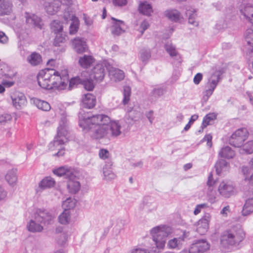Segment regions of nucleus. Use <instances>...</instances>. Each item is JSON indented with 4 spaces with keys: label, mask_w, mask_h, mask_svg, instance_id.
I'll use <instances>...</instances> for the list:
<instances>
[{
    "label": "nucleus",
    "mask_w": 253,
    "mask_h": 253,
    "mask_svg": "<svg viewBox=\"0 0 253 253\" xmlns=\"http://www.w3.org/2000/svg\"><path fill=\"white\" fill-rule=\"evenodd\" d=\"M112 19L114 21L112 27H111V33L114 36H119L124 32L125 23L122 20H117L112 17Z\"/></svg>",
    "instance_id": "6ab92c4d"
},
{
    "label": "nucleus",
    "mask_w": 253,
    "mask_h": 253,
    "mask_svg": "<svg viewBox=\"0 0 253 253\" xmlns=\"http://www.w3.org/2000/svg\"><path fill=\"white\" fill-rule=\"evenodd\" d=\"M219 155L221 157L231 159L235 156V153L230 147L226 146L221 149L219 153Z\"/></svg>",
    "instance_id": "ea45409f"
},
{
    "label": "nucleus",
    "mask_w": 253,
    "mask_h": 253,
    "mask_svg": "<svg viewBox=\"0 0 253 253\" xmlns=\"http://www.w3.org/2000/svg\"><path fill=\"white\" fill-rule=\"evenodd\" d=\"M68 130L66 124L64 122L60 123L57 128V135L53 141L49 144V149L52 151L58 150L54 156H62L64 154L65 150L62 145L68 140Z\"/></svg>",
    "instance_id": "20e7f679"
},
{
    "label": "nucleus",
    "mask_w": 253,
    "mask_h": 253,
    "mask_svg": "<svg viewBox=\"0 0 253 253\" xmlns=\"http://www.w3.org/2000/svg\"><path fill=\"white\" fill-rule=\"evenodd\" d=\"M11 98L13 105L17 109L21 108L26 103V98L24 94L19 91H15L12 93Z\"/></svg>",
    "instance_id": "ddd939ff"
},
{
    "label": "nucleus",
    "mask_w": 253,
    "mask_h": 253,
    "mask_svg": "<svg viewBox=\"0 0 253 253\" xmlns=\"http://www.w3.org/2000/svg\"><path fill=\"white\" fill-rule=\"evenodd\" d=\"M216 115L214 113H209L207 114L204 118L202 123V127H206L210 125L211 121L216 119Z\"/></svg>",
    "instance_id": "603ef678"
},
{
    "label": "nucleus",
    "mask_w": 253,
    "mask_h": 253,
    "mask_svg": "<svg viewBox=\"0 0 253 253\" xmlns=\"http://www.w3.org/2000/svg\"><path fill=\"white\" fill-rule=\"evenodd\" d=\"M109 155V151L106 149H101L99 152V157L102 159H106L108 158Z\"/></svg>",
    "instance_id": "bf43d9fd"
},
{
    "label": "nucleus",
    "mask_w": 253,
    "mask_h": 253,
    "mask_svg": "<svg viewBox=\"0 0 253 253\" xmlns=\"http://www.w3.org/2000/svg\"><path fill=\"white\" fill-rule=\"evenodd\" d=\"M218 191L221 196L229 198L235 194V187L230 182L223 181L218 186Z\"/></svg>",
    "instance_id": "9d476101"
},
{
    "label": "nucleus",
    "mask_w": 253,
    "mask_h": 253,
    "mask_svg": "<svg viewBox=\"0 0 253 253\" xmlns=\"http://www.w3.org/2000/svg\"><path fill=\"white\" fill-rule=\"evenodd\" d=\"M82 84H84V88L88 91L92 90L94 87V84L91 79V80L83 79Z\"/></svg>",
    "instance_id": "5fc2aeb1"
},
{
    "label": "nucleus",
    "mask_w": 253,
    "mask_h": 253,
    "mask_svg": "<svg viewBox=\"0 0 253 253\" xmlns=\"http://www.w3.org/2000/svg\"><path fill=\"white\" fill-rule=\"evenodd\" d=\"M12 116L9 114H3L0 116V124L5 125L12 120Z\"/></svg>",
    "instance_id": "6e6d98bb"
},
{
    "label": "nucleus",
    "mask_w": 253,
    "mask_h": 253,
    "mask_svg": "<svg viewBox=\"0 0 253 253\" xmlns=\"http://www.w3.org/2000/svg\"><path fill=\"white\" fill-rule=\"evenodd\" d=\"M6 196V191L2 187L0 186V201L5 200Z\"/></svg>",
    "instance_id": "0e129e2a"
},
{
    "label": "nucleus",
    "mask_w": 253,
    "mask_h": 253,
    "mask_svg": "<svg viewBox=\"0 0 253 253\" xmlns=\"http://www.w3.org/2000/svg\"><path fill=\"white\" fill-rule=\"evenodd\" d=\"M151 57V54L149 49H142L140 52V59L145 64L148 62Z\"/></svg>",
    "instance_id": "8fccbe9b"
},
{
    "label": "nucleus",
    "mask_w": 253,
    "mask_h": 253,
    "mask_svg": "<svg viewBox=\"0 0 253 253\" xmlns=\"http://www.w3.org/2000/svg\"><path fill=\"white\" fill-rule=\"evenodd\" d=\"M64 18L65 21L67 22L69 20L71 21L69 27V34L70 35L76 34L79 28L80 22L79 19L75 15L70 14H68V17H67L66 14H65Z\"/></svg>",
    "instance_id": "dca6fc26"
},
{
    "label": "nucleus",
    "mask_w": 253,
    "mask_h": 253,
    "mask_svg": "<svg viewBox=\"0 0 253 253\" xmlns=\"http://www.w3.org/2000/svg\"><path fill=\"white\" fill-rule=\"evenodd\" d=\"M164 14L168 19L175 22L179 21L182 18L180 12L175 9H168L165 11Z\"/></svg>",
    "instance_id": "5701e85b"
},
{
    "label": "nucleus",
    "mask_w": 253,
    "mask_h": 253,
    "mask_svg": "<svg viewBox=\"0 0 253 253\" xmlns=\"http://www.w3.org/2000/svg\"><path fill=\"white\" fill-rule=\"evenodd\" d=\"M216 171L217 174L219 175L223 172L228 171L229 169V164L224 160L218 161L215 165Z\"/></svg>",
    "instance_id": "7c9ffc66"
},
{
    "label": "nucleus",
    "mask_w": 253,
    "mask_h": 253,
    "mask_svg": "<svg viewBox=\"0 0 253 253\" xmlns=\"http://www.w3.org/2000/svg\"><path fill=\"white\" fill-rule=\"evenodd\" d=\"M16 82V74H5L3 76L1 84L5 87H10L14 85Z\"/></svg>",
    "instance_id": "a878e982"
},
{
    "label": "nucleus",
    "mask_w": 253,
    "mask_h": 253,
    "mask_svg": "<svg viewBox=\"0 0 253 253\" xmlns=\"http://www.w3.org/2000/svg\"><path fill=\"white\" fill-rule=\"evenodd\" d=\"M242 171L245 176V180L253 184V172L248 167H243Z\"/></svg>",
    "instance_id": "a18cd8bd"
},
{
    "label": "nucleus",
    "mask_w": 253,
    "mask_h": 253,
    "mask_svg": "<svg viewBox=\"0 0 253 253\" xmlns=\"http://www.w3.org/2000/svg\"><path fill=\"white\" fill-rule=\"evenodd\" d=\"M79 118L80 127L88 131L93 139H111L122 134L120 122L111 121L106 115L97 114L89 117L80 112Z\"/></svg>",
    "instance_id": "f257e3e1"
},
{
    "label": "nucleus",
    "mask_w": 253,
    "mask_h": 253,
    "mask_svg": "<svg viewBox=\"0 0 253 253\" xmlns=\"http://www.w3.org/2000/svg\"><path fill=\"white\" fill-rule=\"evenodd\" d=\"M67 79H68V76H67ZM68 83L67 84V87L65 88H68L69 90L72 89L75 86H76L78 84H82L83 79H81L79 77H75L71 79L69 81V79Z\"/></svg>",
    "instance_id": "49530a36"
},
{
    "label": "nucleus",
    "mask_w": 253,
    "mask_h": 253,
    "mask_svg": "<svg viewBox=\"0 0 253 253\" xmlns=\"http://www.w3.org/2000/svg\"><path fill=\"white\" fill-rule=\"evenodd\" d=\"M111 165L106 164L103 168V174L104 178L106 180H110L115 178L116 174L113 172L111 169Z\"/></svg>",
    "instance_id": "f704fd0d"
},
{
    "label": "nucleus",
    "mask_w": 253,
    "mask_h": 253,
    "mask_svg": "<svg viewBox=\"0 0 253 253\" xmlns=\"http://www.w3.org/2000/svg\"><path fill=\"white\" fill-rule=\"evenodd\" d=\"M96 104V98L91 93L84 95L82 98V106L87 109H91Z\"/></svg>",
    "instance_id": "4be33fe9"
},
{
    "label": "nucleus",
    "mask_w": 253,
    "mask_h": 253,
    "mask_svg": "<svg viewBox=\"0 0 253 253\" xmlns=\"http://www.w3.org/2000/svg\"><path fill=\"white\" fill-rule=\"evenodd\" d=\"M203 75L201 73H197L194 77L193 82L195 84H198L201 81Z\"/></svg>",
    "instance_id": "338daca9"
},
{
    "label": "nucleus",
    "mask_w": 253,
    "mask_h": 253,
    "mask_svg": "<svg viewBox=\"0 0 253 253\" xmlns=\"http://www.w3.org/2000/svg\"><path fill=\"white\" fill-rule=\"evenodd\" d=\"M212 136L210 134H207L204 137L203 141H207V145L211 148L212 146Z\"/></svg>",
    "instance_id": "e2e57ef3"
},
{
    "label": "nucleus",
    "mask_w": 253,
    "mask_h": 253,
    "mask_svg": "<svg viewBox=\"0 0 253 253\" xmlns=\"http://www.w3.org/2000/svg\"><path fill=\"white\" fill-rule=\"evenodd\" d=\"M35 219L43 224H49L54 218V214L43 209H38L34 214Z\"/></svg>",
    "instance_id": "6e6552de"
},
{
    "label": "nucleus",
    "mask_w": 253,
    "mask_h": 253,
    "mask_svg": "<svg viewBox=\"0 0 253 253\" xmlns=\"http://www.w3.org/2000/svg\"><path fill=\"white\" fill-rule=\"evenodd\" d=\"M211 219V215L206 213L197 223L196 230L200 235L205 234L209 229V223Z\"/></svg>",
    "instance_id": "f8f14e48"
},
{
    "label": "nucleus",
    "mask_w": 253,
    "mask_h": 253,
    "mask_svg": "<svg viewBox=\"0 0 253 253\" xmlns=\"http://www.w3.org/2000/svg\"><path fill=\"white\" fill-rule=\"evenodd\" d=\"M131 94V88L129 86H126L124 88L123 95L124 98L123 100V103L124 105L127 104L130 100V97Z\"/></svg>",
    "instance_id": "3c124183"
},
{
    "label": "nucleus",
    "mask_w": 253,
    "mask_h": 253,
    "mask_svg": "<svg viewBox=\"0 0 253 253\" xmlns=\"http://www.w3.org/2000/svg\"><path fill=\"white\" fill-rule=\"evenodd\" d=\"M53 173L58 176H65L66 178H68L74 176L75 170L71 167L63 166L53 169Z\"/></svg>",
    "instance_id": "2eb2a0df"
},
{
    "label": "nucleus",
    "mask_w": 253,
    "mask_h": 253,
    "mask_svg": "<svg viewBox=\"0 0 253 253\" xmlns=\"http://www.w3.org/2000/svg\"><path fill=\"white\" fill-rule=\"evenodd\" d=\"M131 253H148V251L143 248H136L133 249Z\"/></svg>",
    "instance_id": "774afa93"
},
{
    "label": "nucleus",
    "mask_w": 253,
    "mask_h": 253,
    "mask_svg": "<svg viewBox=\"0 0 253 253\" xmlns=\"http://www.w3.org/2000/svg\"><path fill=\"white\" fill-rule=\"evenodd\" d=\"M172 232L171 228L163 225L155 227L151 230L150 234L158 252L164 249L167 238Z\"/></svg>",
    "instance_id": "39448f33"
},
{
    "label": "nucleus",
    "mask_w": 253,
    "mask_h": 253,
    "mask_svg": "<svg viewBox=\"0 0 253 253\" xmlns=\"http://www.w3.org/2000/svg\"><path fill=\"white\" fill-rule=\"evenodd\" d=\"M34 102L37 107L42 110L47 111L50 109V106L46 101L38 99H35Z\"/></svg>",
    "instance_id": "c03bdc74"
},
{
    "label": "nucleus",
    "mask_w": 253,
    "mask_h": 253,
    "mask_svg": "<svg viewBox=\"0 0 253 253\" xmlns=\"http://www.w3.org/2000/svg\"><path fill=\"white\" fill-rule=\"evenodd\" d=\"M189 236V233L184 231L182 234L178 237H175L169 240L167 244L168 248L169 249L180 250Z\"/></svg>",
    "instance_id": "9b49d317"
},
{
    "label": "nucleus",
    "mask_w": 253,
    "mask_h": 253,
    "mask_svg": "<svg viewBox=\"0 0 253 253\" xmlns=\"http://www.w3.org/2000/svg\"><path fill=\"white\" fill-rule=\"evenodd\" d=\"M195 253H203L210 248V245L205 240H200L190 246Z\"/></svg>",
    "instance_id": "a211bd4d"
},
{
    "label": "nucleus",
    "mask_w": 253,
    "mask_h": 253,
    "mask_svg": "<svg viewBox=\"0 0 253 253\" xmlns=\"http://www.w3.org/2000/svg\"><path fill=\"white\" fill-rule=\"evenodd\" d=\"M206 89L203 92V96L202 98L203 103H206L210 97L212 95L214 89H212L210 87H206Z\"/></svg>",
    "instance_id": "864d4df0"
},
{
    "label": "nucleus",
    "mask_w": 253,
    "mask_h": 253,
    "mask_svg": "<svg viewBox=\"0 0 253 253\" xmlns=\"http://www.w3.org/2000/svg\"><path fill=\"white\" fill-rule=\"evenodd\" d=\"M11 0H0V15H8L12 11Z\"/></svg>",
    "instance_id": "b1692460"
},
{
    "label": "nucleus",
    "mask_w": 253,
    "mask_h": 253,
    "mask_svg": "<svg viewBox=\"0 0 253 253\" xmlns=\"http://www.w3.org/2000/svg\"><path fill=\"white\" fill-rule=\"evenodd\" d=\"M240 11L241 16L253 25V6L250 4L245 5L241 7Z\"/></svg>",
    "instance_id": "aec40b11"
},
{
    "label": "nucleus",
    "mask_w": 253,
    "mask_h": 253,
    "mask_svg": "<svg viewBox=\"0 0 253 253\" xmlns=\"http://www.w3.org/2000/svg\"><path fill=\"white\" fill-rule=\"evenodd\" d=\"M167 52L171 57H177L178 56V52L175 49V46L171 43H167L165 46Z\"/></svg>",
    "instance_id": "09e8293b"
},
{
    "label": "nucleus",
    "mask_w": 253,
    "mask_h": 253,
    "mask_svg": "<svg viewBox=\"0 0 253 253\" xmlns=\"http://www.w3.org/2000/svg\"><path fill=\"white\" fill-rule=\"evenodd\" d=\"M220 73L218 71L215 72L209 79L207 84V87H210L212 89L215 88L219 82Z\"/></svg>",
    "instance_id": "473e14b6"
},
{
    "label": "nucleus",
    "mask_w": 253,
    "mask_h": 253,
    "mask_svg": "<svg viewBox=\"0 0 253 253\" xmlns=\"http://www.w3.org/2000/svg\"><path fill=\"white\" fill-rule=\"evenodd\" d=\"M244 37L247 44L253 46V28L248 29L245 33Z\"/></svg>",
    "instance_id": "de8ad7c7"
},
{
    "label": "nucleus",
    "mask_w": 253,
    "mask_h": 253,
    "mask_svg": "<svg viewBox=\"0 0 253 253\" xmlns=\"http://www.w3.org/2000/svg\"><path fill=\"white\" fill-rule=\"evenodd\" d=\"M71 213L68 210L64 211L59 215L58 221L61 224L66 225L70 223L71 221Z\"/></svg>",
    "instance_id": "c9c22d12"
},
{
    "label": "nucleus",
    "mask_w": 253,
    "mask_h": 253,
    "mask_svg": "<svg viewBox=\"0 0 253 253\" xmlns=\"http://www.w3.org/2000/svg\"><path fill=\"white\" fill-rule=\"evenodd\" d=\"M68 178L67 186L69 192L72 194L77 193L80 189L81 185L80 182L76 179L75 173H74V177H68Z\"/></svg>",
    "instance_id": "412c9836"
},
{
    "label": "nucleus",
    "mask_w": 253,
    "mask_h": 253,
    "mask_svg": "<svg viewBox=\"0 0 253 253\" xmlns=\"http://www.w3.org/2000/svg\"><path fill=\"white\" fill-rule=\"evenodd\" d=\"M5 179L11 187L15 186L18 180L16 170L12 169L8 170L5 176Z\"/></svg>",
    "instance_id": "bb28decb"
},
{
    "label": "nucleus",
    "mask_w": 253,
    "mask_h": 253,
    "mask_svg": "<svg viewBox=\"0 0 253 253\" xmlns=\"http://www.w3.org/2000/svg\"><path fill=\"white\" fill-rule=\"evenodd\" d=\"M67 241V236L64 233H62L59 235L58 239L57 240V243L60 245H64Z\"/></svg>",
    "instance_id": "13d9d810"
},
{
    "label": "nucleus",
    "mask_w": 253,
    "mask_h": 253,
    "mask_svg": "<svg viewBox=\"0 0 253 253\" xmlns=\"http://www.w3.org/2000/svg\"><path fill=\"white\" fill-rule=\"evenodd\" d=\"M113 2L114 5L119 6H123L126 5L127 3L126 0H113Z\"/></svg>",
    "instance_id": "69168bd1"
},
{
    "label": "nucleus",
    "mask_w": 253,
    "mask_h": 253,
    "mask_svg": "<svg viewBox=\"0 0 253 253\" xmlns=\"http://www.w3.org/2000/svg\"><path fill=\"white\" fill-rule=\"evenodd\" d=\"M24 17L26 24L30 27L42 29L43 23L41 17L29 12H25Z\"/></svg>",
    "instance_id": "1a4fd4ad"
},
{
    "label": "nucleus",
    "mask_w": 253,
    "mask_h": 253,
    "mask_svg": "<svg viewBox=\"0 0 253 253\" xmlns=\"http://www.w3.org/2000/svg\"><path fill=\"white\" fill-rule=\"evenodd\" d=\"M253 212V198L247 199L243 206L242 214L247 216Z\"/></svg>",
    "instance_id": "2f4dec72"
},
{
    "label": "nucleus",
    "mask_w": 253,
    "mask_h": 253,
    "mask_svg": "<svg viewBox=\"0 0 253 253\" xmlns=\"http://www.w3.org/2000/svg\"><path fill=\"white\" fill-rule=\"evenodd\" d=\"M94 58L91 55H84L79 58V64L83 68H87L94 63Z\"/></svg>",
    "instance_id": "c85d7f7f"
},
{
    "label": "nucleus",
    "mask_w": 253,
    "mask_h": 253,
    "mask_svg": "<svg viewBox=\"0 0 253 253\" xmlns=\"http://www.w3.org/2000/svg\"><path fill=\"white\" fill-rule=\"evenodd\" d=\"M55 184V181L51 177H46L43 179L39 183V186L42 188H50Z\"/></svg>",
    "instance_id": "37998d69"
},
{
    "label": "nucleus",
    "mask_w": 253,
    "mask_h": 253,
    "mask_svg": "<svg viewBox=\"0 0 253 253\" xmlns=\"http://www.w3.org/2000/svg\"><path fill=\"white\" fill-rule=\"evenodd\" d=\"M149 26V24L146 21H143L141 23L139 28V32L141 33V35L143 34L144 32L148 28Z\"/></svg>",
    "instance_id": "052dcab7"
},
{
    "label": "nucleus",
    "mask_w": 253,
    "mask_h": 253,
    "mask_svg": "<svg viewBox=\"0 0 253 253\" xmlns=\"http://www.w3.org/2000/svg\"><path fill=\"white\" fill-rule=\"evenodd\" d=\"M27 60L32 66H37L42 62V59L40 54L34 52L27 57Z\"/></svg>",
    "instance_id": "72a5a7b5"
},
{
    "label": "nucleus",
    "mask_w": 253,
    "mask_h": 253,
    "mask_svg": "<svg viewBox=\"0 0 253 253\" xmlns=\"http://www.w3.org/2000/svg\"><path fill=\"white\" fill-rule=\"evenodd\" d=\"M108 65L105 62L97 64L89 73L90 79H93L96 82L102 81L105 77L106 70L108 71Z\"/></svg>",
    "instance_id": "423d86ee"
},
{
    "label": "nucleus",
    "mask_w": 253,
    "mask_h": 253,
    "mask_svg": "<svg viewBox=\"0 0 253 253\" xmlns=\"http://www.w3.org/2000/svg\"><path fill=\"white\" fill-rule=\"evenodd\" d=\"M208 207V205L206 203H203L201 204H199L196 206L195 210L194 211V214L195 215L198 214L200 212H201L202 209H206Z\"/></svg>",
    "instance_id": "4d7b16f0"
},
{
    "label": "nucleus",
    "mask_w": 253,
    "mask_h": 253,
    "mask_svg": "<svg viewBox=\"0 0 253 253\" xmlns=\"http://www.w3.org/2000/svg\"><path fill=\"white\" fill-rule=\"evenodd\" d=\"M74 49L78 53H82L87 50L86 42L84 39L76 37L72 41Z\"/></svg>",
    "instance_id": "4468645a"
},
{
    "label": "nucleus",
    "mask_w": 253,
    "mask_h": 253,
    "mask_svg": "<svg viewBox=\"0 0 253 253\" xmlns=\"http://www.w3.org/2000/svg\"><path fill=\"white\" fill-rule=\"evenodd\" d=\"M41 223L37 221L35 218L31 219L27 224L28 230L32 233L41 232L43 227Z\"/></svg>",
    "instance_id": "393cba45"
},
{
    "label": "nucleus",
    "mask_w": 253,
    "mask_h": 253,
    "mask_svg": "<svg viewBox=\"0 0 253 253\" xmlns=\"http://www.w3.org/2000/svg\"><path fill=\"white\" fill-rule=\"evenodd\" d=\"M230 212V207L229 206L224 207L220 211V214L223 217H226L228 216V213Z\"/></svg>",
    "instance_id": "680f3d73"
},
{
    "label": "nucleus",
    "mask_w": 253,
    "mask_h": 253,
    "mask_svg": "<svg viewBox=\"0 0 253 253\" xmlns=\"http://www.w3.org/2000/svg\"><path fill=\"white\" fill-rule=\"evenodd\" d=\"M138 10L139 12L147 16H150L153 12L151 5L147 1L141 2L139 4Z\"/></svg>",
    "instance_id": "c756f323"
},
{
    "label": "nucleus",
    "mask_w": 253,
    "mask_h": 253,
    "mask_svg": "<svg viewBox=\"0 0 253 253\" xmlns=\"http://www.w3.org/2000/svg\"><path fill=\"white\" fill-rule=\"evenodd\" d=\"M60 3L57 1L47 2L45 4V9L46 12L49 15L56 14L59 10Z\"/></svg>",
    "instance_id": "cd10ccee"
},
{
    "label": "nucleus",
    "mask_w": 253,
    "mask_h": 253,
    "mask_svg": "<svg viewBox=\"0 0 253 253\" xmlns=\"http://www.w3.org/2000/svg\"><path fill=\"white\" fill-rule=\"evenodd\" d=\"M240 149V153L244 154H252L253 153V140L248 141L247 143L243 145Z\"/></svg>",
    "instance_id": "a19ab883"
},
{
    "label": "nucleus",
    "mask_w": 253,
    "mask_h": 253,
    "mask_svg": "<svg viewBox=\"0 0 253 253\" xmlns=\"http://www.w3.org/2000/svg\"><path fill=\"white\" fill-rule=\"evenodd\" d=\"M108 73L110 79L114 82H120L125 78L124 72L108 65Z\"/></svg>",
    "instance_id": "f3484780"
},
{
    "label": "nucleus",
    "mask_w": 253,
    "mask_h": 253,
    "mask_svg": "<svg viewBox=\"0 0 253 253\" xmlns=\"http://www.w3.org/2000/svg\"><path fill=\"white\" fill-rule=\"evenodd\" d=\"M248 135V132L246 128L238 129L231 135L229 139V143L235 147H241Z\"/></svg>",
    "instance_id": "0eeeda50"
},
{
    "label": "nucleus",
    "mask_w": 253,
    "mask_h": 253,
    "mask_svg": "<svg viewBox=\"0 0 253 253\" xmlns=\"http://www.w3.org/2000/svg\"><path fill=\"white\" fill-rule=\"evenodd\" d=\"M50 26L52 32L55 34L60 33L63 31V26L60 21L58 20H53Z\"/></svg>",
    "instance_id": "79ce46f5"
},
{
    "label": "nucleus",
    "mask_w": 253,
    "mask_h": 253,
    "mask_svg": "<svg viewBox=\"0 0 253 253\" xmlns=\"http://www.w3.org/2000/svg\"><path fill=\"white\" fill-rule=\"evenodd\" d=\"M67 76L66 69L59 72L54 69H45L39 72L37 79L39 85L44 89L63 90L67 87Z\"/></svg>",
    "instance_id": "f03ea898"
},
{
    "label": "nucleus",
    "mask_w": 253,
    "mask_h": 253,
    "mask_svg": "<svg viewBox=\"0 0 253 253\" xmlns=\"http://www.w3.org/2000/svg\"><path fill=\"white\" fill-rule=\"evenodd\" d=\"M245 237V233L240 225L232 226L221 236V245L225 248L238 245Z\"/></svg>",
    "instance_id": "7ed1b4c3"
},
{
    "label": "nucleus",
    "mask_w": 253,
    "mask_h": 253,
    "mask_svg": "<svg viewBox=\"0 0 253 253\" xmlns=\"http://www.w3.org/2000/svg\"><path fill=\"white\" fill-rule=\"evenodd\" d=\"M165 93V90L159 87H154L150 93L149 96L152 100H156L162 96Z\"/></svg>",
    "instance_id": "e433bc0d"
},
{
    "label": "nucleus",
    "mask_w": 253,
    "mask_h": 253,
    "mask_svg": "<svg viewBox=\"0 0 253 253\" xmlns=\"http://www.w3.org/2000/svg\"><path fill=\"white\" fill-rule=\"evenodd\" d=\"M76 203L77 201L75 199L69 197L63 202L62 206L64 210L69 211L75 207Z\"/></svg>",
    "instance_id": "58836bf2"
},
{
    "label": "nucleus",
    "mask_w": 253,
    "mask_h": 253,
    "mask_svg": "<svg viewBox=\"0 0 253 253\" xmlns=\"http://www.w3.org/2000/svg\"><path fill=\"white\" fill-rule=\"evenodd\" d=\"M186 14L188 17V23L189 24L196 27L198 26L199 22L196 20L197 14L194 9L187 10Z\"/></svg>",
    "instance_id": "4c0bfd02"
}]
</instances>
